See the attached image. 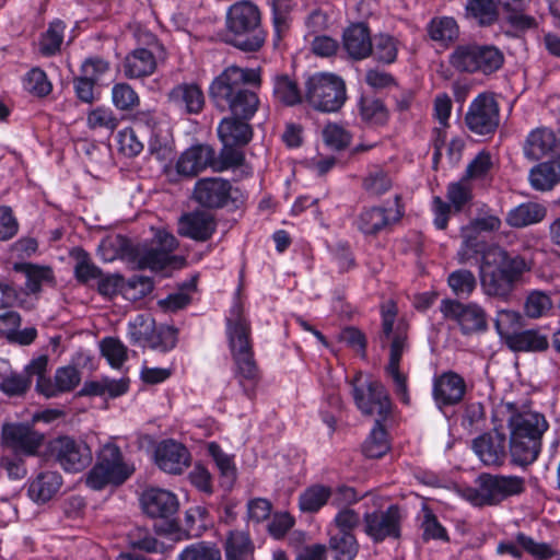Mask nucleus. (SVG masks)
Wrapping results in <instances>:
<instances>
[{"label":"nucleus","mask_w":560,"mask_h":560,"mask_svg":"<svg viewBox=\"0 0 560 560\" xmlns=\"http://www.w3.org/2000/svg\"><path fill=\"white\" fill-rule=\"evenodd\" d=\"M530 270L527 260L517 254L492 245L482 253L480 283L488 296L506 301L522 279Z\"/></svg>","instance_id":"obj_1"},{"label":"nucleus","mask_w":560,"mask_h":560,"mask_svg":"<svg viewBox=\"0 0 560 560\" xmlns=\"http://www.w3.org/2000/svg\"><path fill=\"white\" fill-rule=\"evenodd\" d=\"M250 84L259 88L260 72L236 66L226 68L210 85V96L226 102L231 116L250 120L257 113L260 101L253 90L243 88Z\"/></svg>","instance_id":"obj_2"},{"label":"nucleus","mask_w":560,"mask_h":560,"mask_svg":"<svg viewBox=\"0 0 560 560\" xmlns=\"http://www.w3.org/2000/svg\"><path fill=\"white\" fill-rule=\"evenodd\" d=\"M226 332L234 363V377L243 393L252 398L260 381V371L254 357L250 326L238 305L231 310Z\"/></svg>","instance_id":"obj_3"},{"label":"nucleus","mask_w":560,"mask_h":560,"mask_svg":"<svg viewBox=\"0 0 560 560\" xmlns=\"http://www.w3.org/2000/svg\"><path fill=\"white\" fill-rule=\"evenodd\" d=\"M352 396L363 415L375 417V427L363 443L362 452L369 458H380L389 451L387 432L382 425L392 411L388 393L382 383L373 381L366 389L353 386Z\"/></svg>","instance_id":"obj_4"},{"label":"nucleus","mask_w":560,"mask_h":560,"mask_svg":"<svg viewBox=\"0 0 560 560\" xmlns=\"http://www.w3.org/2000/svg\"><path fill=\"white\" fill-rule=\"evenodd\" d=\"M396 305L388 302L382 307V335L381 342L389 346V360L386 365V373L394 383V389L398 398L405 405L410 404V396L407 386V376L400 372L399 364L402 353L408 349L407 331L404 324L394 327L396 317Z\"/></svg>","instance_id":"obj_5"},{"label":"nucleus","mask_w":560,"mask_h":560,"mask_svg":"<svg viewBox=\"0 0 560 560\" xmlns=\"http://www.w3.org/2000/svg\"><path fill=\"white\" fill-rule=\"evenodd\" d=\"M225 24L231 43L244 51H256L265 43L260 11L249 0L233 3L226 11Z\"/></svg>","instance_id":"obj_6"},{"label":"nucleus","mask_w":560,"mask_h":560,"mask_svg":"<svg viewBox=\"0 0 560 560\" xmlns=\"http://www.w3.org/2000/svg\"><path fill=\"white\" fill-rule=\"evenodd\" d=\"M476 485L463 491V497L475 506L497 505L525 491V480L520 476L481 474Z\"/></svg>","instance_id":"obj_7"},{"label":"nucleus","mask_w":560,"mask_h":560,"mask_svg":"<svg viewBox=\"0 0 560 560\" xmlns=\"http://www.w3.org/2000/svg\"><path fill=\"white\" fill-rule=\"evenodd\" d=\"M135 472V466L127 462L119 447L106 444L98 453L97 462L86 476V486L102 490L106 486H120Z\"/></svg>","instance_id":"obj_8"},{"label":"nucleus","mask_w":560,"mask_h":560,"mask_svg":"<svg viewBox=\"0 0 560 560\" xmlns=\"http://www.w3.org/2000/svg\"><path fill=\"white\" fill-rule=\"evenodd\" d=\"M524 154L532 161L547 159L535 165L529 175H560V138L547 127L532 130L524 143Z\"/></svg>","instance_id":"obj_9"},{"label":"nucleus","mask_w":560,"mask_h":560,"mask_svg":"<svg viewBox=\"0 0 560 560\" xmlns=\"http://www.w3.org/2000/svg\"><path fill=\"white\" fill-rule=\"evenodd\" d=\"M346 98V84L336 74L317 72L305 81L304 101L315 110L335 113Z\"/></svg>","instance_id":"obj_10"},{"label":"nucleus","mask_w":560,"mask_h":560,"mask_svg":"<svg viewBox=\"0 0 560 560\" xmlns=\"http://www.w3.org/2000/svg\"><path fill=\"white\" fill-rule=\"evenodd\" d=\"M177 246L178 242L173 234L159 231L150 243L139 244L132 248L131 261L138 269L163 270L171 265L183 262L180 257L173 255Z\"/></svg>","instance_id":"obj_11"},{"label":"nucleus","mask_w":560,"mask_h":560,"mask_svg":"<svg viewBox=\"0 0 560 560\" xmlns=\"http://www.w3.org/2000/svg\"><path fill=\"white\" fill-rule=\"evenodd\" d=\"M248 122L249 120L230 116L223 118L218 126V136L223 144L220 153L233 172L244 162V153L240 147L246 145L253 137Z\"/></svg>","instance_id":"obj_12"},{"label":"nucleus","mask_w":560,"mask_h":560,"mask_svg":"<svg viewBox=\"0 0 560 560\" xmlns=\"http://www.w3.org/2000/svg\"><path fill=\"white\" fill-rule=\"evenodd\" d=\"M48 358L39 355L27 364L28 373L36 375V389L46 397H56L61 393L73 390L80 383V372L75 366L68 365L57 369L54 381L46 377Z\"/></svg>","instance_id":"obj_13"},{"label":"nucleus","mask_w":560,"mask_h":560,"mask_svg":"<svg viewBox=\"0 0 560 560\" xmlns=\"http://www.w3.org/2000/svg\"><path fill=\"white\" fill-rule=\"evenodd\" d=\"M451 65L459 71L491 73L503 63V55L493 46L459 45L450 57Z\"/></svg>","instance_id":"obj_14"},{"label":"nucleus","mask_w":560,"mask_h":560,"mask_svg":"<svg viewBox=\"0 0 560 560\" xmlns=\"http://www.w3.org/2000/svg\"><path fill=\"white\" fill-rule=\"evenodd\" d=\"M176 170L178 175H198L207 170L214 173L232 171L222 154L217 156L214 149L208 144L186 149L177 159Z\"/></svg>","instance_id":"obj_15"},{"label":"nucleus","mask_w":560,"mask_h":560,"mask_svg":"<svg viewBox=\"0 0 560 560\" xmlns=\"http://www.w3.org/2000/svg\"><path fill=\"white\" fill-rule=\"evenodd\" d=\"M440 311L445 319L455 322L465 336L483 332L488 328L487 314L477 303H462L444 299Z\"/></svg>","instance_id":"obj_16"},{"label":"nucleus","mask_w":560,"mask_h":560,"mask_svg":"<svg viewBox=\"0 0 560 560\" xmlns=\"http://www.w3.org/2000/svg\"><path fill=\"white\" fill-rule=\"evenodd\" d=\"M467 128L480 136L494 133L500 124V107L491 93H480L465 115Z\"/></svg>","instance_id":"obj_17"},{"label":"nucleus","mask_w":560,"mask_h":560,"mask_svg":"<svg viewBox=\"0 0 560 560\" xmlns=\"http://www.w3.org/2000/svg\"><path fill=\"white\" fill-rule=\"evenodd\" d=\"M402 515L396 504L386 510H376L364 513L362 517L363 532L373 542L380 544L392 538L398 539L401 533Z\"/></svg>","instance_id":"obj_18"},{"label":"nucleus","mask_w":560,"mask_h":560,"mask_svg":"<svg viewBox=\"0 0 560 560\" xmlns=\"http://www.w3.org/2000/svg\"><path fill=\"white\" fill-rule=\"evenodd\" d=\"M51 455L65 471L79 472L92 462L90 446L70 436H59L50 444Z\"/></svg>","instance_id":"obj_19"},{"label":"nucleus","mask_w":560,"mask_h":560,"mask_svg":"<svg viewBox=\"0 0 560 560\" xmlns=\"http://www.w3.org/2000/svg\"><path fill=\"white\" fill-rule=\"evenodd\" d=\"M237 190H233L229 180L222 177H205L194 190L195 200L206 208H222L229 201H237Z\"/></svg>","instance_id":"obj_20"},{"label":"nucleus","mask_w":560,"mask_h":560,"mask_svg":"<svg viewBox=\"0 0 560 560\" xmlns=\"http://www.w3.org/2000/svg\"><path fill=\"white\" fill-rule=\"evenodd\" d=\"M177 334L173 326L162 325L155 328L152 318L139 316L133 324L131 337L136 341H147L152 349L166 352L176 346Z\"/></svg>","instance_id":"obj_21"},{"label":"nucleus","mask_w":560,"mask_h":560,"mask_svg":"<svg viewBox=\"0 0 560 560\" xmlns=\"http://www.w3.org/2000/svg\"><path fill=\"white\" fill-rule=\"evenodd\" d=\"M400 196H395V209L373 207L363 210L357 220L358 229L365 235H376L388 230L404 215V207Z\"/></svg>","instance_id":"obj_22"},{"label":"nucleus","mask_w":560,"mask_h":560,"mask_svg":"<svg viewBox=\"0 0 560 560\" xmlns=\"http://www.w3.org/2000/svg\"><path fill=\"white\" fill-rule=\"evenodd\" d=\"M1 438L4 445L24 455H34L44 440L40 433L24 423H4Z\"/></svg>","instance_id":"obj_23"},{"label":"nucleus","mask_w":560,"mask_h":560,"mask_svg":"<svg viewBox=\"0 0 560 560\" xmlns=\"http://www.w3.org/2000/svg\"><path fill=\"white\" fill-rule=\"evenodd\" d=\"M465 394L466 382L456 372H443L433 380L432 396L439 409L459 404Z\"/></svg>","instance_id":"obj_24"},{"label":"nucleus","mask_w":560,"mask_h":560,"mask_svg":"<svg viewBox=\"0 0 560 560\" xmlns=\"http://www.w3.org/2000/svg\"><path fill=\"white\" fill-rule=\"evenodd\" d=\"M155 463L167 474L180 475L190 464L188 450L174 440L162 441L155 448Z\"/></svg>","instance_id":"obj_25"},{"label":"nucleus","mask_w":560,"mask_h":560,"mask_svg":"<svg viewBox=\"0 0 560 560\" xmlns=\"http://www.w3.org/2000/svg\"><path fill=\"white\" fill-rule=\"evenodd\" d=\"M215 229V218L207 211L196 210L185 213L178 220V233L197 242L208 241Z\"/></svg>","instance_id":"obj_26"},{"label":"nucleus","mask_w":560,"mask_h":560,"mask_svg":"<svg viewBox=\"0 0 560 560\" xmlns=\"http://www.w3.org/2000/svg\"><path fill=\"white\" fill-rule=\"evenodd\" d=\"M141 505L147 515L153 518H171L179 508L177 497L165 489L150 488L141 495Z\"/></svg>","instance_id":"obj_27"},{"label":"nucleus","mask_w":560,"mask_h":560,"mask_svg":"<svg viewBox=\"0 0 560 560\" xmlns=\"http://www.w3.org/2000/svg\"><path fill=\"white\" fill-rule=\"evenodd\" d=\"M472 448L480 460L487 466H501L506 458L505 434L493 430L476 438Z\"/></svg>","instance_id":"obj_28"},{"label":"nucleus","mask_w":560,"mask_h":560,"mask_svg":"<svg viewBox=\"0 0 560 560\" xmlns=\"http://www.w3.org/2000/svg\"><path fill=\"white\" fill-rule=\"evenodd\" d=\"M159 45L153 43L149 48H137L128 54L124 61V73L129 79H140L153 74L158 62L155 52Z\"/></svg>","instance_id":"obj_29"},{"label":"nucleus","mask_w":560,"mask_h":560,"mask_svg":"<svg viewBox=\"0 0 560 560\" xmlns=\"http://www.w3.org/2000/svg\"><path fill=\"white\" fill-rule=\"evenodd\" d=\"M170 102L187 114H199L205 106V95L199 85L182 83L168 93Z\"/></svg>","instance_id":"obj_30"},{"label":"nucleus","mask_w":560,"mask_h":560,"mask_svg":"<svg viewBox=\"0 0 560 560\" xmlns=\"http://www.w3.org/2000/svg\"><path fill=\"white\" fill-rule=\"evenodd\" d=\"M510 434L521 433L527 438L541 440L548 429V422L544 415L536 411L514 412L509 419Z\"/></svg>","instance_id":"obj_31"},{"label":"nucleus","mask_w":560,"mask_h":560,"mask_svg":"<svg viewBox=\"0 0 560 560\" xmlns=\"http://www.w3.org/2000/svg\"><path fill=\"white\" fill-rule=\"evenodd\" d=\"M506 346L515 352H541L549 348V340L540 329H525L505 337Z\"/></svg>","instance_id":"obj_32"},{"label":"nucleus","mask_w":560,"mask_h":560,"mask_svg":"<svg viewBox=\"0 0 560 560\" xmlns=\"http://www.w3.org/2000/svg\"><path fill=\"white\" fill-rule=\"evenodd\" d=\"M343 48L353 59H364L372 52V42L364 24H353L343 33Z\"/></svg>","instance_id":"obj_33"},{"label":"nucleus","mask_w":560,"mask_h":560,"mask_svg":"<svg viewBox=\"0 0 560 560\" xmlns=\"http://www.w3.org/2000/svg\"><path fill=\"white\" fill-rule=\"evenodd\" d=\"M541 448V440L527 438L520 432L516 435L510 434V454L512 462L520 466H527L534 463Z\"/></svg>","instance_id":"obj_34"},{"label":"nucleus","mask_w":560,"mask_h":560,"mask_svg":"<svg viewBox=\"0 0 560 560\" xmlns=\"http://www.w3.org/2000/svg\"><path fill=\"white\" fill-rule=\"evenodd\" d=\"M546 215L545 206L537 202H524L511 209L505 221L512 228L522 229L541 222Z\"/></svg>","instance_id":"obj_35"},{"label":"nucleus","mask_w":560,"mask_h":560,"mask_svg":"<svg viewBox=\"0 0 560 560\" xmlns=\"http://www.w3.org/2000/svg\"><path fill=\"white\" fill-rule=\"evenodd\" d=\"M62 477L57 471H43L28 487L32 500L40 503L49 501L60 489Z\"/></svg>","instance_id":"obj_36"},{"label":"nucleus","mask_w":560,"mask_h":560,"mask_svg":"<svg viewBox=\"0 0 560 560\" xmlns=\"http://www.w3.org/2000/svg\"><path fill=\"white\" fill-rule=\"evenodd\" d=\"M14 270L25 276L26 298L28 294H36L45 284H54V273L51 268L42 267L32 264H15Z\"/></svg>","instance_id":"obj_37"},{"label":"nucleus","mask_w":560,"mask_h":560,"mask_svg":"<svg viewBox=\"0 0 560 560\" xmlns=\"http://www.w3.org/2000/svg\"><path fill=\"white\" fill-rule=\"evenodd\" d=\"M328 547L334 560H353L359 552L354 534L334 533L332 529H329Z\"/></svg>","instance_id":"obj_38"},{"label":"nucleus","mask_w":560,"mask_h":560,"mask_svg":"<svg viewBox=\"0 0 560 560\" xmlns=\"http://www.w3.org/2000/svg\"><path fill=\"white\" fill-rule=\"evenodd\" d=\"M273 96L287 106H294L304 101V94H302L298 83L287 74L275 77Z\"/></svg>","instance_id":"obj_39"},{"label":"nucleus","mask_w":560,"mask_h":560,"mask_svg":"<svg viewBox=\"0 0 560 560\" xmlns=\"http://www.w3.org/2000/svg\"><path fill=\"white\" fill-rule=\"evenodd\" d=\"M151 156L160 163L162 170L167 172L175 158V147L168 133H155L149 143Z\"/></svg>","instance_id":"obj_40"},{"label":"nucleus","mask_w":560,"mask_h":560,"mask_svg":"<svg viewBox=\"0 0 560 560\" xmlns=\"http://www.w3.org/2000/svg\"><path fill=\"white\" fill-rule=\"evenodd\" d=\"M208 453L215 462L221 475V486L230 490L236 479V468L230 455L225 454L222 448L214 442L208 445Z\"/></svg>","instance_id":"obj_41"},{"label":"nucleus","mask_w":560,"mask_h":560,"mask_svg":"<svg viewBox=\"0 0 560 560\" xmlns=\"http://www.w3.org/2000/svg\"><path fill=\"white\" fill-rule=\"evenodd\" d=\"M498 3L506 11V20L516 31L535 26V20L524 14L526 0H498Z\"/></svg>","instance_id":"obj_42"},{"label":"nucleus","mask_w":560,"mask_h":560,"mask_svg":"<svg viewBox=\"0 0 560 560\" xmlns=\"http://www.w3.org/2000/svg\"><path fill=\"white\" fill-rule=\"evenodd\" d=\"M253 550V544L246 533L240 530L230 533L225 541L226 560H246Z\"/></svg>","instance_id":"obj_43"},{"label":"nucleus","mask_w":560,"mask_h":560,"mask_svg":"<svg viewBox=\"0 0 560 560\" xmlns=\"http://www.w3.org/2000/svg\"><path fill=\"white\" fill-rule=\"evenodd\" d=\"M331 488L315 485L307 488L299 498V506L301 511L314 513L319 511L329 500Z\"/></svg>","instance_id":"obj_44"},{"label":"nucleus","mask_w":560,"mask_h":560,"mask_svg":"<svg viewBox=\"0 0 560 560\" xmlns=\"http://www.w3.org/2000/svg\"><path fill=\"white\" fill-rule=\"evenodd\" d=\"M466 13L480 25H490L498 19L494 0H467Z\"/></svg>","instance_id":"obj_45"},{"label":"nucleus","mask_w":560,"mask_h":560,"mask_svg":"<svg viewBox=\"0 0 560 560\" xmlns=\"http://www.w3.org/2000/svg\"><path fill=\"white\" fill-rule=\"evenodd\" d=\"M65 28V23L56 20L51 22L48 28L42 34L38 47L44 56H51L59 51L63 42Z\"/></svg>","instance_id":"obj_46"},{"label":"nucleus","mask_w":560,"mask_h":560,"mask_svg":"<svg viewBox=\"0 0 560 560\" xmlns=\"http://www.w3.org/2000/svg\"><path fill=\"white\" fill-rule=\"evenodd\" d=\"M447 283L456 296L466 299L475 291L477 279L470 270L458 269L448 275Z\"/></svg>","instance_id":"obj_47"},{"label":"nucleus","mask_w":560,"mask_h":560,"mask_svg":"<svg viewBox=\"0 0 560 560\" xmlns=\"http://www.w3.org/2000/svg\"><path fill=\"white\" fill-rule=\"evenodd\" d=\"M72 256L75 259L74 276L79 282L88 283L91 280L101 278L102 270L92 262L85 250L77 248L72 252Z\"/></svg>","instance_id":"obj_48"},{"label":"nucleus","mask_w":560,"mask_h":560,"mask_svg":"<svg viewBox=\"0 0 560 560\" xmlns=\"http://www.w3.org/2000/svg\"><path fill=\"white\" fill-rule=\"evenodd\" d=\"M429 35L435 42H452L458 36L457 23L448 16L433 19L429 24Z\"/></svg>","instance_id":"obj_49"},{"label":"nucleus","mask_w":560,"mask_h":560,"mask_svg":"<svg viewBox=\"0 0 560 560\" xmlns=\"http://www.w3.org/2000/svg\"><path fill=\"white\" fill-rule=\"evenodd\" d=\"M471 177H462L458 182L450 184L447 198L456 211H460L472 199Z\"/></svg>","instance_id":"obj_50"},{"label":"nucleus","mask_w":560,"mask_h":560,"mask_svg":"<svg viewBox=\"0 0 560 560\" xmlns=\"http://www.w3.org/2000/svg\"><path fill=\"white\" fill-rule=\"evenodd\" d=\"M362 120L370 125H383L387 121L388 112L384 104L375 98H362L360 102Z\"/></svg>","instance_id":"obj_51"},{"label":"nucleus","mask_w":560,"mask_h":560,"mask_svg":"<svg viewBox=\"0 0 560 560\" xmlns=\"http://www.w3.org/2000/svg\"><path fill=\"white\" fill-rule=\"evenodd\" d=\"M32 377H36V375L33 373H28L26 365L23 373H12L3 377L0 384V388L8 396L23 395L30 388Z\"/></svg>","instance_id":"obj_52"},{"label":"nucleus","mask_w":560,"mask_h":560,"mask_svg":"<svg viewBox=\"0 0 560 560\" xmlns=\"http://www.w3.org/2000/svg\"><path fill=\"white\" fill-rule=\"evenodd\" d=\"M128 544L131 548L145 552H162L164 547L148 529L141 527H136L128 534Z\"/></svg>","instance_id":"obj_53"},{"label":"nucleus","mask_w":560,"mask_h":560,"mask_svg":"<svg viewBox=\"0 0 560 560\" xmlns=\"http://www.w3.org/2000/svg\"><path fill=\"white\" fill-rule=\"evenodd\" d=\"M178 560H222V556L214 545L200 541L187 546L179 553Z\"/></svg>","instance_id":"obj_54"},{"label":"nucleus","mask_w":560,"mask_h":560,"mask_svg":"<svg viewBox=\"0 0 560 560\" xmlns=\"http://www.w3.org/2000/svg\"><path fill=\"white\" fill-rule=\"evenodd\" d=\"M323 140L332 150L347 148L352 139L351 133L341 125L329 122L322 131Z\"/></svg>","instance_id":"obj_55"},{"label":"nucleus","mask_w":560,"mask_h":560,"mask_svg":"<svg viewBox=\"0 0 560 560\" xmlns=\"http://www.w3.org/2000/svg\"><path fill=\"white\" fill-rule=\"evenodd\" d=\"M26 292L13 281L0 280V310L24 306Z\"/></svg>","instance_id":"obj_56"},{"label":"nucleus","mask_w":560,"mask_h":560,"mask_svg":"<svg viewBox=\"0 0 560 560\" xmlns=\"http://www.w3.org/2000/svg\"><path fill=\"white\" fill-rule=\"evenodd\" d=\"M499 161L495 155L489 151L482 150L468 163L466 175H486L497 173Z\"/></svg>","instance_id":"obj_57"},{"label":"nucleus","mask_w":560,"mask_h":560,"mask_svg":"<svg viewBox=\"0 0 560 560\" xmlns=\"http://www.w3.org/2000/svg\"><path fill=\"white\" fill-rule=\"evenodd\" d=\"M552 307V301L550 296L538 290H534L528 293L524 311L525 314L530 318H539Z\"/></svg>","instance_id":"obj_58"},{"label":"nucleus","mask_w":560,"mask_h":560,"mask_svg":"<svg viewBox=\"0 0 560 560\" xmlns=\"http://www.w3.org/2000/svg\"><path fill=\"white\" fill-rule=\"evenodd\" d=\"M101 351L108 363L115 369L120 368L127 359V348L117 338H104L101 342Z\"/></svg>","instance_id":"obj_59"},{"label":"nucleus","mask_w":560,"mask_h":560,"mask_svg":"<svg viewBox=\"0 0 560 560\" xmlns=\"http://www.w3.org/2000/svg\"><path fill=\"white\" fill-rule=\"evenodd\" d=\"M23 85L27 92L36 96H46L52 89L46 73L38 68H34L27 72L23 80Z\"/></svg>","instance_id":"obj_60"},{"label":"nucleus","mask_w":560,"mask_h":560,"mask_svg":"<svg viewBox=\"0 0 560 560\" xmlns=\"http://www.w3.org/2000/svg\"><path fill=\"white\" fill-rule=\"evenodd\" d=\"M153 290V281L149 277L133 276L127 282L124 281L122 294L126 299L137 301L150 294Z\"/></svg>","instance_id":"obj_61"},{"label":"nucleus","mask_w":560,"mask_h":560,"mask_svg":"<svg viewBox=\"0 0 560 560\" xmlns=\"http://www.w3.org/2000/svg\"><path fill=\"white\" fill-rule=\"evenodd\" d=\"M112 100L116 108L129 110L139 104V96L127 83H117L112 89Z\"/></svg>","instance_id":"obj_62"},{"label":"nucleus","mask_w":560,"mask_h":560,"mask_svg":"<svg viewBox=\"0 0 560 560\" xmlns=\"http://www.w3.org/2000/svg\"><path fill=\"white\" fill-rule=\"evenodd\" d=\"M517 545H520L530 556L539 560H547L556 556V550L546 542H537L524 533H517L515 536Z\"/></svg>","instance_id":"obj_63"},{"label":"nucleus","mask_w":560,"mask_h":560,"mask_svg":"<svg viewBox=\"0 0 560 560\" xmlns=\"http://www.w3.org/2000/svg\"><path fill=\"white\" fill-rule=\"evenodd\" d=\"M372 51L378 60L390 63L396 59L398 45L394 37L381 34L375 37Z\"/></svg>","instance_id":"obj_64"}]
</instances>
